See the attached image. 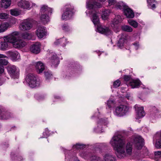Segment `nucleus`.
<instances>
[{
  "instance_id": "obj_41",
  "label": "nucleus",
  "mask_w": 161,
  "mask_h": 161,
  "mask_svg": "<svg viewBox=\"0 0 161 161\" xmlns=\"http://www.w3.org/2000/svg\"><path fill=\"white\" fill-rule=\"evenodd\" d=\"M45 77L47 79H50L52 76V74L50 71H45L44 72Z\"/></svg>"
},
{
  "instance_id": "obj_3",
  "label": "nucleus",
  "mask_w": 161,
  "mask_h": 161,
  "mask_svg": "<svg viewBox=\"0 0 161 161\" xmlns=\"http://www.w3.org/2000/svg\"><path fill=\"white\" fill-rule=\"evenodd\" d=\"M26 80L29 86L31 88L38 86L40 85V83L37 81L36 76L32 74H29L27 75Z\"/></svg>"
},
{
  "instance_id": "obj_53",
  "label": "nucleus",
  "mask_w": 161,
  "mask_h": 161,
  "mask_svg": "<svg viewBox=\"0 0 161 161\" xmlns=\"http://www.w3.org/2000/svg\"><path fill=\"white\" fill-rule=\"evenodd\" d=\"M36 97H37V100H40L44 98V97L43 96H40L39 97L36 96Z\"/></svg>"
},
{
  "instance_id": "obj_26",
  "label": "nucleus",
  "mask_w": 161,
  "mask_h": 161,
  "mask_svg": "<svg viewBox=\"0 0 161 161\" xmlns=\"http://www.w3.org/2000/svg\"><path fill=\"white\" fill-rule=\"evenodd\" d=\"M9 24L7 22L2 23L0 25V32L5 31L9 27Z\"/></svg>"
},
{
  "instance_id": "obj_33",
  "label": "nucleus",
  "mask_w": 161,
  "mask_h": 161,
  "mask_svg": "<svg viewBox=\"0 0 161 161\" xmlns=\"http://www.w3.org/2000/svg\"><path fill=\"white\" fill-rule=\"evenodd\" d=\"M10 14L14 16H17L20 14L21 12L16 9H11L10 10Z\"/></svg>"
},
{
  "instance_id": "obj_31",
  "label": "nucleus",
  "mask_w": 161,
  "mask_h": 161,
  "mask_svg": "<svg viewBox=\"0 0 161 161\" xmlns=\"http://www.w3.org/2000/svg\"><path fill=\"white\" fill-rule=\"evenodd\" d=\"M7 42L4 41V42L0 43V49L2 50H7L8 48V45Z\"/></svg>"
},
{
  "instance_id": "obj_20",
  "label": "nucleus",
  "mask_w": 161,
  "mask_h": 161,
  "mask_svg": "<svg viewBox=\"0 0 161 161\" xmlns=\"http://www.w3.org/2000/svg\"><path fill=\"white\" fill-rule=\"evenodd\" d=\"M10 113L7 112L3 111L0 109V119H7L11 117Z\"/></svg>"
},
{
  "instance_id": "obj_56",
  "label": "nucleus",
  "mask_w": 161,
  "mask_h": 161,
  "mask_svg": "<svg viewBox=\"0 0 161 161\" xmlns=\"http://www.w3.org/2000/svg\"><path fill=\"white\" fill-rule=\"evenodd\" d=\"M95 158H96V157H95V156H92V157H91L90 159L91 160H94V159H96Z\"/></svg>"
},
{
  "instance_id": "obj_46",
  "label": "nucleus",
  "mask_w": 161,
  "mask_h": 161,
  "mask_svg": "<svg viewBox=\"0 0 161 161\" xmlns=\"http://www.w3.org/2000/svg\"><path fill=\"white\" fill-rule=\"evenodd\" d=\"M65 42V40L64 39L62 40L61 39H58L56 40L54 43V44L56 45H58L62 43V42Z\"/></svg>"
},
{
  "instance_id": "obj_25",
  "label": "nucleus",
  "mask_w": 161,
  "mask_h": 161,
  "mask_svg": "<svg viewBox=\"0 0 161 161\" xmlns=\"http://www.w3.org/2000/svg\"><path fill=\"white\" fill-rule=\"evenodd\" d=\"M11 3V0H8V1H5L4 0H2L1 2V7L5 8H7L10 6Z\"/></svg>"
},
{
  "instance_id": "obj_49",
  "label": "nucleus",
  "mask_w": 161,
  "mask_h": 161,
  "mask_svg": "<svg viewBox=\"0 0 161 161\" xmlns=\"http://www.w3.org/2000/svg\"><path fill=\"white\" fill-rule=\"evenodd\" d=\"M154 155L156 158L161 157V151H158L154 152Z\"/></svg>"
},
{
  "instance_id": "obj_37",
  "label": "nucleus",
  "mask_w": 161,
  "mask_h": 161,
  "mask_svg": "<svg viewBox=\"0 0 161 161\" xmlns=\"http://www.w3.org/2000/svg\"><path fill=\"white\" fill-rule=\"evenodd\" d=\"M122 20L121 16L119 15H117L113 20V23L114 25L118 24Z\"/></svg>"
},
{
  "instance_id": "obj_62",
  "label": "nucleus",
  "mask_w": 161,
  "mask_h": 161,
  "mask_svg": "<svg viewBox=\"0 0 161 161\" xmlns=\"http://www.w3.org/2000/svg\"><path fill=\"white\" fill-rule=\"evenodd\" d=\"M4 1H8V0H4Z\"/></svg>"
},
{
  "instance_id": "obj_39",
  "label": "nucleus",
  "mask_w": 161,
  "mask_h": 161,
  "mask_svg": "<svg viewBox=\"0 0 161 161\" xmlns=\"http://www.w3.org/2000/svg\"><path fill=\"white\" fill-rule=\"evenodd\" d=\"M158 110L155 107H152V111L150 115L151 117L153 118V116H154L155 115V114L158 113Z\"/></svg>"
},
{
  "instance_id": "obj_19",
  "label": "nucleus",
  "mask_w": 161,
  "mask_h": 161,
  "mask_svg": "<svg viewBox=\"0 0 161 161\" xmlns=\"http://www.w3.org/2000/svg\"><path fill=\"white\" fill-rule=\"evenodd\" d=\"M8 53L9 56L10 57L12 60H16L19 57L20 55L17 51H9Z\"/></svg>"
},
{
  "instance_id": "obj_50",
  "label": "nucleus",
  "mask_w": 161,
  "mask_h": 161,
  "mask_svg": "<svg viewBox=\"0 0 161 161\" xmlns=\"http://www.w3.org/2000/svg\"><path fill=\"white\" fill-rule=\"evenodd\" d=\"M131 77L129 75H125L124 77V79L127 82L130 80Z\"/></svg>"
},
{
  "instance_id": "obj_57",
  "label": "nucleus",
  "mask_w": 161,
  "mask_h": 161,
  "mask_svg": "<svg viewBox=\"0 0 161 161\" xmlns=\"http://www.w3.org/2000/svg\"><path fill=\"white\" fill-rule=\"evenodd\" d=\"M100 123H102L103 124H104V123H103V121L102 119H101L100 120V121L99 122Z\"/></svg>"
},
{
  "instance_id": "obj_47",
  "label": "nucleus",
  "mask_w": 161,
  "mask_h": 161,
  "mask_svg": "<svg viewBox=\"0 0 161 161\" xmlns=\"http://www.w3.org/2000/svg\"><path fill=\"white\" fill-rule=\"evenodd\" d=\"M62 29L65 31H68L69 30V27L67 24H64L62 26Z\"/></svg>"
},
{
  "instance_id": "obj_27",
  "label": "nucleus",
  "mask_w": 161,
  "mask_h": 161,
  "mask_svg": "<svg viewBox=\"0 0 161 161\" xmlns=\"http://www.w3.org/2000/svg\"><path fill=\"white\" fill-rule=\"evenodd\" d=\"M41 14V19L42 22L44 24H47L49 20L48 14Z\"/></svg>"
},
{
  "instance_id": "obj_24",
  "label": "nucleus",
  "mask_w": 161,
  "mask_h": 161,
  "mask_svg": "<svg viewBox=\"0 0 161 161\" xmlns=\"http://www.w3.org/2000/svg\"><path fill=\"white\" fill-rule=\"evenodd\" d=\"M8 57L2 54H0V65H6L8 63Z\"/></svg>"
},
{
  "instance_id": "obj_14",
  "label": "nucleus",
  "mask_w": 161,
  "mask_h": 161,
  "mask_svg": "<svg viewBox=\"0 0 161 161\" xmlns=\"http://www.w3.org/2000/svg\"><path fill=\"white\" fill-rule=\"evenodd\" d=\"M26 44L25 42L18 38L13 46L15 48H21L24 47Z\"/></svg>"
},
{
  "instance_id": "obj_61",
  "label": "nucleus",
  "mask_w": 161,
  "mask_h": 161,
  "mask_svg": "<svg viewBox=\"0 0 161 161\" xmlns=\"http://www.w3.org/2000/svg\"><path fill=\"white\" fill-rule=\"evenodd\" d=\"M75 161H80L79 160H76Z\"/></svg>"
},
{
  "instance_id": "obj_17",
  "label": "nucleus",
  "mask_w": 161,
  "mask_h": 161,
  "mask_svg": "<svg viewBox=\"0 0 161 161\" xmlns=\"http://www.w3.org/2000/svg\"><path fill=\"white\" fill-rule=\"evenodd\" d=\"M40 11L41 14H49V13H52V10L51 8L48 7L47 6L43 5L41 8Z\"/></svg>"
},
{
  "instance_id": "obj_6",
  "label": "nucleus",
  "mask_w": 161,
  "mask_h": 161,
  "mask_svg": "<svg viewBox=\"0 0 161 161\" xmlns=\"http://www.w3.org/2000/svg\"><path fill=\"white\" fill-rule=\"evenodd\" d=\"M32 20L29 19L24 20L19 25V27L22 31L30 30L32 27Z\"/></svg>"
},
{
  "instance_id": "obj_5",
  "label": "nucleus",
  "mask_w": 161,
  "mask_h": 161,
  "mask_svg": "<svg viewBox=\"0 0 161 161\" xmlns=\"http://www.w3.org/2000/svg\"><path fill=\"white\" fill-rule=\"evenodd\" d=\"M19 33L18 32H14L4 37V41L10 42L13 45L18 38Z\"/></svg>"
},
{
  "instance_id": "obj_23",
  "label": "nucleus",
  "mask_w": 161,
  "mask_h": 161,
  "mask_svg": "<svg viewBox=\"0 0 161 161\" xmlns=\"http://www.w3.org/2000/svg\"><path fill=\"white\" fill-rule=\"evenodd\" d=\"M52 65L56 67L59 63V59L58 58L56 55H53L51 58Z\"/></svg>"
},
{
  "instance_id": "obj_48",
  "label": "nucleus",
  "mask_w": 161,
  "mask_h": 161,
  "mask_svg": "<svg viewBox=\"0 0 161 161\" xmlns=\"http://www.w3.org/2000/svg\"><path fill=\"white\" fill-rule=\"evenodd\" d=\"M108 1L109 6L113 5H115L116 2L115 0H108Z\"/></svg>"
},
{
  "instance_id": "obj_28",
  "label": "nucleus",
  "mask_w": 161,
  "mask_h": 161,
  "mask_svg": "<svg viewBox=\"0 0 161 161\" xmlns=\"http://www.w3.org/2000/svg\"><path fill=\"white\" fill-rule=\"evenodd\" d=\"M119 37L120 39L119 41L118 42L117 45L118 46L121 47L123 46V44L125 40L124 38L125 36L124 35L122 34L121 36L120 35H119Z\"/></svg>"
},
{
  "instance_id": "obj_60",
  "label": "nucleus",
  "mask_w": 161,
  "mask_h": 161,
  "mask_svg": "<svg viewBox=\"0 0 161 161\" xmlns=\"http://www.w3.org/2000/svg\"><path fill=\"white\" fill-rule=\"evenodd\" d=\"M62 46L63 47H65V44L63 43L62 44Z\"/></svg>"
},
{
  "instance_id": "obj_55",
  "label": "nucleus",
  "mask_w": 161,
  "mask_h": 161,
  "mask_svg": "<svg viewBox=\"0 0 161 161\" xmlns=\"http://www.w3.org/2000/svg\"><path fill=\"white\" fill-rule=\"evenodd\" d=\"M136 47V49H137L138 48L139 44L137 42H136L133 44Z\"/></svg>"
},
{
  "instance_id": "obj_51",
  "label": "nucleus",
  "mask_w": 161,
  "mask_h": 161,
  "mask_svg": "<svg viewBox=\"0 0 161 161\" xmlns=\"http://www.w3.org/2000/svg\"><path fill=\"white\" fill-rule=\"evenodd\" d=\"M99 146L101 149L107 146V145L104 143H100Z\"/></svg>"
},
{
  "instance_id": "obj_30",
  "label": "nucleus",
  "mask_w": 161,
  "mask_h": 161,
  "mask_svg": "<svg viewBox=\"0 0 161 161\" xmlns=\"http://www.w3.org/2000/svg\"><path fill=\"white\" fill-rule=\"evenodd\" d=\"M110 12L111 11L109 9L105 10L103 11L102 14V19L104 20L107 19Z\"/></svg>"
},
{
  "instance_id": "obj_2",
  "label": "nucleus",
  "mask_w": 161,
  "mask_h": 161,
  "mask_svg": "<svg viewBox=\"0 0 161 161\" xmlns=\"http://www.w3.org/2000/svg\"><path fill=\"white\" fill-rule=\"evenodd\" d=\"M99 13L96 11L93 13L92 15V21L95 25H97V30L98 31L102 34L108 35L111 34V31L110 29L107 27H103L99 25V18L98 14Z\"/></svg>"
},
{
  "instance_id": "obj_22",
  "label": "nucleus",
  "mask_w": 161,
  "mask_h": 161,
  "mask_svg": "<svg viewBox=\"0 0 161 161\" xmlns=\"http://www.w3.org/2000/svg\"><path fill=\"white\" fill-rule=\"evenodd\" d=\"M140 85V81L138 80H132L128 84V86H130L132 88H137Z\"/></svg>"
},
{
  "instance_id": "obj_40",
  "label": "nucleus",
  "mask_w": 161,
  "mask_h": 161,
  "mask_svg": "<svg viewBox=\"0 0 161 161\" xmlns=\"http://www.w3.org/2000/svg\"><path fill=\"white\" fill-rule=\"evenodd\" d=\"M84 147V145L82 144L77 143L76 145L73 146V148H76L77 149H82Z\"/></svg>"
},
{
  "instance_id": "obj_42",
  "label": "nucleus",
  "mask_w": 161,
  "mask_h": 161,
  "mask_svg": "<svg viewBox=\"0 0 161 161\" xmlns=\"http://www.w3.org/2000/svg\"><path fill=\"white\" fill-rule=\"evenodd\" d=\"M114 104V101L113 100L109 99L107 102V105L108 108H112V105Z\"/></svg>"
},
{
  "instance_id": "obj_58",
  "label": "nucleus",
  "mask_w": 161,
  "mask_h": 161,
  "mask_svg": "<svg viewBox=\"0 0 161 161\" xmlns=\"http://www.w3.org/2000/svg\"><path fill=\"white\" fill-rule=\"evenodd\" d=\"M97 1H99L101 2H104L106 0H97Z\"/></svg>"
},
{
  "instance_id": "obj_8",
  "label": "nucleus",
  "mask_w": 161,
  "mask_h": 161,
  "mask_svg": "<svg viewBox=\"0 0 161 161\" xmlns=\"http://www.w3.org/2000/svg\"><path fill=\"white\" fill-rule=\"evenodd\" d=\"M36 34L40 39L45 38L47 35L46 28L42 26L39 27L36 31Z\"/></svg>"
},
{
  "instance_id": "obj_7",
  "label": "nucleus",
  "mask_w": 161,
  "mask_h": 161,
  "mask_svg": "<svg viewBox=\"0 0 161 161\" xmlns=\"http://www.w3.org/2000/svg\"><path fill=\"white\" fill-rule=\"evenodd\" d=\"M8 73L13 78H18L19 76V69L14 65L9 67L8 68Z\"/></svg>"
},
{
  "instance_id": "obj_15",
  "label": "nucleus",
  "mask_w": 161,
  "mask_h": 161,
  "mask_svg": "<svg viewBox=\"0 0 161 161\" xmlns=\"http://www.w3.org/2000/svg\"><path fill=\"white\" fill-rule=\"evenodd\" d=\"M18 5L24 9H28L30 7L31 4L27 1L21 0L18 3Z\"/></svg>"
},
{
  "instance_id": "obj_54",
  "label": "nucleus",
  "mask_w": 161,
  "mask_h": 161,
  "mask_svg": "<svg viewBox=\"0 0 161 161\" xmlns=\"http://www.w3.org/2000/svg\"><path fill=\"white\" fill-rule=\"evenodd\" d=\"M4 81L5 80L3 79L0 78V86L2 85Z\"/></svg>"
},
{
  "instance_id": "obj_59",
  "label": "nucleus",
  "mask_w": 161,
  "mask_h": 161,
  "mask_svg": "<svg viewBox=\"0 0 161 161\" xmlns=\"http://www.w3.org/2000/svg\"><path fill=\"white\" fill-rule=\"evenodd\" d=\"M126 97H127L128 98V99H129V96H128V95H126Z\"/></svg>"
},
{
  "instance_id": "obj_35",
  "label": "nucleus",
  "mask_w": 161,
  "mask_h": 161,
  "mask_svg": "<svg viewBox=\"0 0 161 161\" xmlns=\"http://www.w3.org/2000/svg\"><path fill=\"white\" fill-rule=\"evenodd\" d=\"M21 37L24 39H30L31 38V36L28 32L22 33L21 35Z\"/></svg>"
},
{
  "instance_id": "obj_32",
  "label": "nucleus",
  "mask_w": 161,
  "mask_h": 161,
  "mask_svg": "<svg viewBox=\"0 0 161 161\" xmlns=\"http://www.w3.org/2000/svg\"><path fill=\"white\" fill-rule=\"evenodd\" d=\"M147 2L148 3V5L151 6L150 8L153 9L156 8L155 4L154 3H156L155 0H147Z\"/></svg>"
},
{
  "instance_id": "obj_9",
  "label": "nucleus",
  "mask_w": 161,
  "mask_h": 161,
  "mask_svg": "<svg viewBox=\"0 0 161 161\" xmlns=\"http://www.w3.org/2000/svg\"><path fill=\"white\" fill-rule=\"evenodd\" d=\"M73 8L71 7L66 8L65 11L62 15V19L66 20L69 19L72 16L73 13Z\"/></svg>"
},
{
  "instance_id": "obj_29",
  "label": "nucleus",
  "mask_w": 161,
  "mask_h": 161,
  "mask_svg": "<svg viewBox=\"0 0 161 161\" xmlns=\"http://www.w3.org/2000/svg\"><path fill=\"white\" fill-rule=\"evenodd\" d=\"M115 6L117 8L120 9H123L124 10L127 7L123 2H116Z\"/></svg>"
},
{
  "instance_id": "obj_45",
  "label": "nucleus",
  "mask_w": 161,
  "mask_h": 161,
  "mask_svg": "<svg viewBox=\"0 0 161 161\" xmlns=\"http://www.w3.org/2000/svg\"><path fill=\"white\" fill-rule=\"evenodd\" d=\"M120 82L119 80H117L115 81L113 84L115 88H117L120 86Z\"/></svg>"
},
{
  "instance_id": "obj_11",
  "label": "nucleus",
  "mask_w": 161,
  "mask_h": 161,
  "mask_svg": "<svg viewBox=\"0 0 161 161\" xmlns=\"http://www.w3.org/2000/svg\"><path fill=\"white\" fill-rule=\"evenodd\" d=\"M134 107L136 111V119H140L145 116V114L143 107H139L138 105H136Z\"/></svg>"
},
{
  "instance_id": "obj_21",
  "label": "nucleus",
  "mask_w": 161,
  "mask_h": 161,
  "mask_svg": "<svg viewBox=\"0 0 161 161\" xmlns=\"http://www.w3.org/2000/svg\"><path fill=\"white\" fill-rule=\"evenodd\" d=\"M104 161H116L115 157L111 153H107L103 156Z\"/></svg>"
},
{
  "instance_id": "obj_44",
  "label": "nucleus",
  "mask_w": 161,
  "mask_h": 161,
  "mask_svg": "<svg viewBox=\"0 0 161 161\" xmlns=\"http://www.w3.org/2000/svg\"><path fill=\"white\" fill-rule=\"evenodd\" d=\"M155 147L157 148H161V132L160 133L159 140L155 144Z\"/></svg>"
},
{
  "instance_id": "obj_52",
  "label": "nucleus",
  "mask_w": 161,
  "mask_h": 161,
  "mask_svg": "<svg viewBox=\"0 0 161 161\" xmlns=\"http://www.w3.org/2000/svg\"><path fill=\"white\" fill-rule=\"evenodd\" d=\"M3 67L2 65L0 64V73H2L3 72Z\"/></svg>"
},
{
  "instance_id": "obj_10",
  "label": "nucleus",
  "mask_w": 161,
  "mask_h": 161,
  "mask_svg": "<svg viewBox=\"0 0 161 161\" xmlns=\"http://www.w3.org/2000/svg\"><path fill=\"white\" fill-rule=\"evenodd\" d=\"M134 143L137 149H141L143 145V140L141 136H137L134 138Z\"/></svg>"
},
{
  "instance_id": "obj_18",
  "label": "nucleus",
  "mask_w": 161,
  "mask_h": 161,
  "mask_svg": "<svg viewBox=\"0 0 161 161\" xmlns=\"http://www.w3.org/2000/svg\"><path fill=\"white\" fill-rule=\"evenodd\" d=\"M125 14L129 18H132L134 17V14L133 11L127 7L124 10Z\"/></svg>"
},
{
  "instance_id": "obj_36",
  "label": "nucleus",
  "mask_w": 161,
  "mask_h": 161,
  "mask_svg": "<svg viewBox=\"0 0 161 161\" xmlns=\"http://www.w3.org/2000/svg\"><path fill=\"white\" fill-rule=\"evenodd\" d=\"M129 24L134 27L136 28L137 27L138 23L136 21L132 19H129L128 20Z\"/></svg>"
},
{
  "instance_id": "obj_16",
  "label": "nucleus",
  "mask_w": 161,
  "mask_h": 161,
  "mask_svg": "<svg viewBox=\"0 0 161 161\" xmlns=\"http://www.w3.org/2000/svg\"><path fill=\"white\" fill-rule=\"evenodd\" d=\"M35 67L37 72L39 74L42 73V71L45 69L44 65L40 61L36 63Z\"/></svg>"
},
{
  "instance_id": "obj_12",
  "label": "nucleus",
  "mask_w": 161,
  "mask_h": 161,
  "mask_svg": "<svg viewBox=\"0 0 161 161\" xmlns=\"http://www.w3.org/2000/svg\"><path fill=\"white\" fill-rule=\"evenodd\" d=\"M41 45L39 42H36L32 44L30 47V51L33 53L37 54L40 50Z\"/></svg>"
},
{
  "instance_id": "obj_13",
  "label": "nucleus",
  "mask_w": 161,
  "mask_h": 161,
  "mask_svg": "<svg viewBox=\"0 0 161 161\" xmlns=\"http://www.w3.org/2000/svg\"><path fill=\"white\" fill-rule=\"evenodd\" d=\"M90 0H87L86 2L87 8L89 9H94L95 8H100L102 7V5L97 2L95 1L93 4H91L89 2Z\"/></svg>"
},
{
  "instance_id": "obj_1",
  "label": "nucleus",
  "mask_w": 161,
  "mask_h": 161,
  "mask_svg": "<svg viewBox=\"0 0 161 161\" xmlns=\"http://www.w3.org/2000/svg\"><path fill=\"white\" fill-rule=\"evenodd\" d=\"M110 144L114 149L117 151V156L122 158L126 155L125 151V140L121 135H115L111 140Z\"/></svg>"
},
{
  "instance_id": "obj_34",
  "label": "nucleus",
  "mask_w": 161,
  "mask_h": 161,
  "mask_svg": "<svg viewBox=\"0 0 161 161\" xmlns=\"http://www.w3.org/2000/svg\"><path fill=\"white\" fill-rule=\"evenodd\" d=\"M122 29L123 30L128 32H131L133 31L132 28L130 26L127 25L122 26Z\"/></svg>"
},
{
  "instance_id": "obj_4",
  "label": "nucleus",
  "mask_w": 161,
  "mask_h": 161,
  "mask_svg": "<svg viewBox=\"0 0 161 161\" xmlns=\"http://www.w3.org/2000/svg\"><path fill=\"white\" fill-rule=\"evenodd\" d=\"M128 106L123 105H120L117 107L115 110L114 114L118 116L121 117L125 115L129 111Z\"/></svg>"
},
{
  "instance_id": "obj_38",
  "label": "nucleus",
  "mask_w": 161,
  "mask_h": 161,
  "mask_svg": "<svg viewBox=\"0 0 161 161\" xmlns=\"http://www.w3.org/2000/svg\"><path fill=\"white\" fill-rule=\"evenodd\" d=\"M132 150V146L130 143H128L126 146V150L127 153L129 154H130L131 153Z\"/></svg>"
},
{
  "instance_id": "obj_43",
  "label": "nucleus",
  "mask_w": 161,
  "mask_h": 161,
  "mask_svg": "<svg viewBox=\"0 0 161 161\" xmlns=\"http://www.w3.org/2000/svg\"><path fill=\"white\" fill-rule=\"evenodd\" d=\"M8 14L6 13H0V19H6L8 18Z\"/></svg>"
}]
</instances>
